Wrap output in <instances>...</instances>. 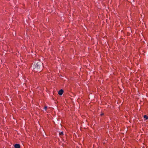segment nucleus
Here are the masks:
<instances>
[{
	"instance_id": "nucleus-1",
	"label": "nucleus",
	"mask_w": 148,
	"mask_h": 148,
	"mask_svg": "<svg viewBox=\"0 0 148 148\" xmlns=\"http://www.w3.org/2000/svg\"><path fill=\"white\" fill-rule=\"evenodd\" d=\"M35 63V67L36 69L37 70H39L42 68L43 64L41 62L39 61L38 62H37Z\"/></svg>"
},
{
	"instance_id": "nucleus-2",
	"label": "nucleus",
	"mask_w": 148,
	"mask_h": 148,
	"mask_svg": "<svg viewBox=\"0 0 148 148\" xmlns=\"http://www.w3.org/2000/svg\"><path fill=\"white\" fill-rule=\"evenodd\" d=\"M63 90L62 89H61L59 91L58 93L60 95H61L63 93Z\"/></svg>"
},
{
	"instance_id": "nucleus-3",
	"label": "nucleus",
	"mask_w": 148,
	"mask_h": 148,
	"mask_svg": "<svg viewBox=\"0 0 148 148\" xmlns=\"http://www.w3.org/2000/svg\"><path fill=\"white\" fill-rule=\"evenodd\" d=\"M15 148H20V146L19 144H16L14 145Z\"/></svg>"
},
{
	"instance_id": "nucleus-4",
	"label": "nucleus",
	"mask_w": 148,
	"mask_h": 148,
	"mask_svg": "<svg viewBox=\"0 0 148 148\" xmlns=\"http://www.w3.org/2000/svg\"><path fill=\"white\" fill-rule=\"evenodd\" d=\"M144 118L146 119L147 120L148 119V116H147L146 115H144Z\"/></svg>"
},
{
	"instance_id": "nucleus-5",
	"label": "nucleus",
	"mask_w": 148,
	"mask_h": 148,
	"mask_svg": "<svg viewBox=\"0 0 148 148\" xmlns=\"http://www.w3.org/2000/svg\"><path fill=\"white\" fill-rule=\"evenodd\" d=\"M63 132H61L59 133V134L60 135H63Z\"/></svg>"
},
{
	"instance_id": "nucleus-6",
	"label": "nucleus",
	"mask_w": 148,
	"mask_h": 148,
	"mask_svg": "<svg viewBox=\"0 0 148 148\" xmlns=\"http://www.w3.org/2000/svg\"><path fill=\"white\" fill-rule=\"evenodd\" d=\"M44 109L45 110H46L47 109V106H45V107H44Z\"/></svg>"
},
{
	"instance_id": "nucleus-7",
	"label": "nucleus",
	"mask_w": 148,
	"mask_h": 148,
	"mask_svg": "<svg viewBox=\"0 0 148 148\" xmlns=\"http://www.w3.org/2000/svg\"><path fill=\"white\" fill-rule=\"evenodd\" d=\"M103 114H104L103 113H101V116H102V115H103Z\"/></svg>"
}]
</instances>
